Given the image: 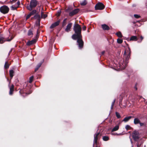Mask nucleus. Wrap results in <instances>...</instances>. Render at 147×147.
<instances>
[{
	"label": "nucleus",
	"mask_w": 147,
	"mask_h": 147,
	"mask_svg": "<svg viewBox=\"0 0 147 147\" xmlns=\"http://www.w3.org/2000/svg\"><path fill=\"white\" fill-rule=\"evenodd\" d=\"M73 30L75 32V34L71 36L73 39H76V37H81L82 36L81 34L82 28L80 25L78 23L75 24L73 27Z\"/></svg>",
	"instance_id": "f257e3e1"
},
{
	"label": "nucleus",
	"mask_w": 147,
	"mask_h": 147,
	"mask_svg": "<svg viewBox=\"0 0 147 147\" xmlns=\"http://www.w3.org/2000/svg\"><path fill=\"white\" fill-rule=\"evenodd\" d=\"M130 49L129 47H128L125 51L123 55V62L125 65H126L129 63L128 60L130 59Z\"/></svg>",
	"instance_id": "f03ea898"
},
{
	"label": "nucleus",
	"mask_w": 147,
	"mask_h": 147,
	"mask_svg": "<svg viewBox=\"0 0 147 147\" xmlns=\"http://www.w3.org/2000/svg\"><path fill=\"white\" fill-rule=\"evenodd\" d=\"M38 4L37 0H31L30 5L27 6V9L29 11H32L33 9Z\"/></svg>",
	"instance_id": "7ed1b4c3"
},
{
	"label": "nucleus",
	"mask_w": 147,
	"mask_h": 147,
	"mask_svg": "<svg viewBox=\"0 0 147 147\" xmlns=\"http://www.w3.org/2000/svg\"><path fill=\"white\" fill-rule=\"evenodd\" d=\"M82 37H76V39H73L74 40H77V44L78 46V48L80 49H82L84 47V42L82 39Z\"/></svg>",
	"instance_id": "20e7f679"
},
{
	"label": "nucleus",
	"mask_w": 147,
	"mask_h": 147,
	"mask_svg": "<svg viewBox=\"0 0 147 147\" xmlns=\"http://www.w3.org/2000/svg\"><path fill=\"white\" fill-rule=\"evenodd\" d=\"M13 38V36H11L10 38H5L2 34H1L0 35V44H2L6 41H10Z\"/></svg>",
	"instance_id": "39448f33"
},
{
	"label": "nucleus",
	"mask_w": 147,
	"mask_h": 147,
	"mask_svg": "<svg viewBox=\"0 0 147 147\" xmlns=\"http://www.w3.org/2000/svg\"><path fill=\"white\" fill-rule=\"evenodd\" d=\"M140 134L138 131H134L132 134V136L134 140L135 141H138L140 138Z\"/></svg>",
	"instance_id": "423d86ee"
},
{
	"label": "nucleus",
	"mask_w": 147,
	"mask_h": 147,
	"mask_svg": "<svg viewBox=\"0 0 147 147\" xmlns=\"http://www.w3.org/2000/svg\"><path fill=\"white\" fill-rule=\"evenodd\" d=\"M9 7L6 5L0 7V12L4 14L7 13L9 11Z\"/></svg>",
	"instance_id": "0eeeda50"
},
{
	"label": "nucleus",
	"mask_w": 147,
	"mask_h": 147,
	"mask_svg": "<svg viewBox=\"0 0 147 147\" xmlns=\"http://www.w3.org/2000/svg\"><path fill=\"white\" fill-rule=\"evenodd\" d=\"M105 8V6L102 3L99 2L95 5V9L96 10H102Z\"/></svg>",
	"instance_id": "6e6552de"
},
{
	"label": "nucleus",
	"mask_w": 147,
	"mask_h": 147,
	"mask_svg": "<svg viewBox=\"0 0 147 147\" xmlns=\"http://www.w3.org/2000/svg\"><path fill=\"white\" fill-rule=\"evenodd\" d=\"M101 136V134L100 132H97L94 135V144H97V141L99 140Z\"/></svg>",
	"instance_id": "1a4fd4ad"
},
{
	"label": "nucleus",
	"mask_w": 147,
	"mask_h": 147,
	"mask_svg": "<svg viewBox=\"0 0 147 147\" xmlns=\"http://www.w3.org/2000/svg\"><path fill=\"white\" fill-rule=\"evenodd\" d=\"M79 11L80 9H79L77 8L75 9L70 12L69 13V16L72 17L77 14Z\"/></svg>",
	"instance_id": "9d476101"
},
{
	"label": "nucleus",
	"mask_w": 147,
	"mask_h": 147,
	"mask_svg": "<svg viewBox=\"0 0 147 147\" xmlns=\"http://www.w3.org/2000/svg\"><path fill=\"white\" fill-rule=\"evenodd\" d=\"M38 39V37L37 36V35H36L35 38L32 39L31 41H29L27 42L26 43L27 45L28 46H30L35 43L37 41Z\"/></svg>",
	"instance_id": "9b49d317"
},
{
	"label": "nucleus",
	"mask_w": 147,
	"mask_h": 147,
	"mask_svg": "<svg viewBox=\"0 0 147 147\" xmlns=\"http://www.w3.org/2000/svg\"><path fill=\"white\" fill-rule=\"evenodd\" d=\"M60 21V20L59 19L57 22L52 24L50 27V28L52 29L54 28L55 27L58 26L59 25Z\"/></svg>",
	"instance_id": "f8f14e48"
},
{
	"label": "nucleus",
	"mask_w": 147,
	"mask_h": 147,
	"mask_svg": "<svg viewBox=\"0 0 147 147\" xmlns=\"http://www.w3.org/2000/svg\"><path fill=\"white\" fill-rule=\"evenodd\" d=\"M32 91L30 90L29 91V92H28V93L26 92L24 89H20V91H19V92H20V94L22 96H24V95H23V94H25V95L26 96L28 94H30L32 93Z\"/></svg>",
	"instance_id": "ddd939ff"
},
{
	"label": "nucleus",
	"mask_w": 147,
	"mask_h": 147,
	"mask_svg": "<svg viewBox=\"0 0 147 147\" xmlns=\"http://www.w3.org/2000/svg\"><path fill=\"white\" fill-rule=\"evenodd\" d=\"M72 24L71 23H69L67 25L66 28L65 29L66 32H69L71 31V28L72 26Z\"/></svg>",
	"instance_id": "4468645a"
},
{
	"label": "nucleus",
	"mask_w": 147,
	"mask_h": 147,
	"mask_svg": "<svg viewBox=\"0 0 147 147\" xmlns=\"http://www.w3.org/2000/svg\"><path fill=\"white\" fill-rule=\"evenodd\" d=\"M101 27L103 30H108L110 29L109 27L105 24L102 25Z\"/></svg>",
	"instance_id": "2eb2a0df"
},
{
	"label": "nucleus",
	"mask_w": 147,
	"mask_h": 147,
	"mask_svg": "<svg viewBox=\"0 0 147 147\" xmlns=\"http://www.w3.org/2000/svg\"><path fill=\"white\" fill-rule=\"evenodd\" d=\"M14 87V86L13 84H12L11 86L10 87L9 94L10 95H12L13 94Z\"/></svg>",
	"instance_id": "dca6fc26"
},
{
	"label": "nucleus",
	"mask_w": 147,
	"mask_h": 147,
	"mask_svg": "<svg viewBox=\"0 0 147 147\" xmlns=\"http://www.w3.org/2000/svg\"><path fill=\"white\" fill-rule=\"evenodd\" d=\"M139 39V38L136 36H132L130 38L129 40L130 41H137L138 39Z\"/></svg>",
	"instance_id": "f3484780"
},
{
	"label": "nucleus",
	"mask_w": 147,
	"mask_h": 147,
	"mask_svg": "<svg viewBox=\"0 0 147 147\" xmlns=\"http://www.w3.org/2000/svg\"><path fill=\"white\" fill-rule=\"evenodd\" d=\"M132 117L131 116H129L128 117H125L123 120V121H124L125 122H127L130 119H131Z\"/></svg>",
	"instance_id": "a211bd4d"
},
{
	"label": "nucleus",
	"mask_w": 147,
	"mask_h": 147,
	"mask_svg": "<svg viewBox=\"0 0 147 147\" xmlns=\"http://www.w3.org/2000/svg\"><path fill=\"white\" fill-rule=\"evenodd\" d=\"M140 121L139 119L136 118L134 119V123L135 125H136L140 123Z\"/></svg>",
	"instance_id": "6ab92c4d"
},
{
	"label": "nucleus",
	"mask_w": 147,
	"mask_h": 147,
	"mask_svg": "<svg viewBox=\"0 0 147 147\" xmlns=\"http://www.w3.org/2000/svg\"><path fill=\"white\" fill-rule=\"evenodd\" d=\"M27 35L29 36H31V37L33 35V31L32 29H30L29 30L28 32Z\"/></svg>",
	"instance_id": "aec40b11"
},
{
	"label": "nucleus",
	"mask_w": 147,
	"mask_h": 147,
	"mask_svg": "<svg viewBox=\"0 0 147 147\" xmlns=\"http://www.w3.org/2000/svg\"><path fill=\"white\" fill-rule=\"evenodd\" d=\"M14 71L13 70H11L9 71V74L11 79H12L14 76Z\"/></svg>",
	"instance_id": "412c9836"
},
{
	"label": "nucleus",
	"mask_w": 147,
	"mask_h": 147,
	"mask_svg": "<svg viewBox=\"0 0 147 147\" xmlns=\"http://www.w3.org/2000/svg\"><path fill=\"white\" fill-rule=\"evenodd\" d=\"M42 65L41 63H38L36 66V67L34 69V72H36L40 67Z\"/></svg>",
	"instance_id": "4be33fe9"
},
{
	"label": "nucleus",
	"mask_w": 147,
	"mask_h": 147,
	"mask_svg": "<svg viewBox=\"0 0 147 147\" xmlns=\"http://www.w3.org/2000/svg\"><path fill=\"white\" fill-rule=\"evenodd\" d=\"M119 125H117L115 126L112 130L111 132H114L117 130L119 129Z\"/></svg>",
	"instance_id": "5701e85b"
},
{
	"label": "nucleus",
	"mask_w": 147,
	"mask_h": 147,
	"mask_svg": "<svg viewBox=\"0 0 147 147\" xmlns=\"http://www.w3.org/2000/svg\"><path fill=\"white\" fill-rule=\"evenodd\" d=\"M9 65H10L7 61L6 62L4 65V68L5 69H8L9 67Z\"/></svg>",
	"instance_id": "b1692460"
},
{
	"label": "nucleus",
	"mask_w": 147,
	"mask_h": 147,
	"mask_svg": "<svg viewBox=\"0 0 147 147\" xmlns=\"http://www.w3.org/2000/svg\"><path fill=\"white\" fill-rule=\"evenodd\" d=\"M67 20V18L63 20V22H62V27H64L66 24Z\"/></svg>",
	"instance_id": "393cba45"
},
{
	"label": "nucleus",
	"mask_w": 147,
	"mask_h": 147,
	"mask_svg": "<svg viewBox=\"0 0 147 147\" xmlns=\"http://www.w3.org/2000/svg\"><path fill=\"white\" fill-rule=\"evenodd\" d=\"M37 11L36 10H32V11H31L29 14L30 15V16H31L32 15H34L36 13Z\"/></svg>",
	"instance_id": "a878e982"
},
{
	"label": "nucleus",
	"mask_w": 147,
	"mask_h": 147,
	"mask_svg": "<svg viewBox=\"0 0 147 147\" xmlns=\"http://www.w3.org/2000/svg\"><path fill=\"white\" fill-rule=\"evenodd\" d=\"M116 34L118 37L119 38H122L123 37L122 34L120 32H117Z\"/></svg>",
	"instance_id": "bb28decb"
},
{
	"label": "nucleus",
	"mask_w": 147,
	"mask_h": 147,
	"mask_svg": "<svg viewBox=\"0 0 147 147\" xmlns=\"http://www.w3.org/2000/svg\"><path fill=\"white\" fill-rule=\"evenodd\" d=\"M73 10V8L71 7H68L66 9V11L67 12H71Z\"/></svg>",
	"instance_id": "cd10ccee"
},
{
	"label": "nucleus",
	"mask_w": 147,
	"mask_h": 147,
	"mask_svg": "<svg viewBox=\"0 0 147 147\" xmlns=\"http://www.w3.org/2000/svg\"><path fill=\"white\" fill-rule=\"evenodd\" d=\"M87 4V2L86 0H84L83 2L80 3L81 5L85 6Z\"/></svg>",
	"instance_id": "c85d7f7f"
},
{
	"label": "nucleus",
	"mask_w": 147,
	"mask_h": 147,
	"mask_svg": "<svg viewBox=\"0 0 147 147\" xmlns=\"http://www.w3.org/2000/svg\"><path fill=\"white\" fill-rule=\"evenodd\" d=\"M107 40L109 42V45H110L112 42V43L113 42V40L111 38H107Z\"/></svg>",
	"instance_id": "c756f323"
},
{
	"label": "nucleus",
	"mask_w": 147,
	"mask_h": 147,
	"mask_svg": "<svg viewBox=\"0 0 147 147\" xmlns=\"http://www.w3.org/2000/svg\"><path fill=\"white\" fill-rule=\"evenodd\" d=\"M40 16L39 15H38V14H36L33 17L31 18V19H36L38 17Z\"/></svg>",
	"instance_id": "7c9ffc66"
},
{
	"label": "nucleus",
	"mask_w": 147,
	"mask_h": 147,
	"mask_svg": "<svg viewBox=\"0 0 147 147\" xmlns=\"http://www.w3.org/2000/svg\"><path fill=\"white\" fill-rule=\"evenodd\" d=\"M103 140L105 141H107L109 139V138L107 136H104L102 138Z\"/></svg>",
	"instance_id": "2f4dec72"
},
{
	"label": "nucleus",
	"mask_w": 147,
	"mask_h": 147,
	"mask_svg": "<svg viewBox=\"0 0 147 147\" xmlns=\"http://www.w3.org/2000/svg\"><path fill=\"white\" fill-rule=\"evenodd\" d=\"M117 42L119 44H121L122 43L123 41L122 39L118 38L117 40Z\"/></svg>",
	"instance_id": "473e14b6"
},
{
	"label": "nucleus",
	"mask_w": 147,
	"mask_h": 147,
	"mask_svg": "<svg viewBox=\"0 0 147 147\" xmlns=\"http://www.w3.org/2000/svg\"><path fill=\"white\" fill-rule=\"evenodd\" d=\"M34 78V76H31L29 78V82L30 83H31L33 80V79Z\"/></svg>",
	"instance_id": "72a5a7b5"
},
{
	"label": "nucleus",
	"mask_w": 147,
	"mask_h": 147,
	"mask_svg": "<svg viewBox=\"0 0 147 147\" xmlns=\"http://www.w3.org/2000/svg\"><path fill=\"white\" fill-rule=\"evenodd\" d=\"M115 114L116 117L118 118H121V116L120 115V114L117 112H115Z\"/></svg>",
	"instance_id": "f704fd0d"
},
{
	"label": "nucleus",
	"mask_w": 147,
	"mask_h": 147,
	"mask_svg": "<svg viewBox=\"0 0 147 147\" xmlns=\"http://www.w3.org/2000/svg\"><path fill=\"white\" fill-rule=\"evenodd\" d=\"M41 16L42 17L43 16V18H46L47 16V15L46 14H43L42 12L41 13Z\"/></svg>",
	"instance_id": "c9c22d12"
},
{
	"label": "nucleus",
	"mask_w": 147,
	"mask_h": 147,
	"mask_svg": "<svg viewBox=\"0 0 147 147\" xmlns=\"http://www.w3.org/2000/svg\"><path fill=\"white\" fill-rule=\"evenodd\" d=\"M130 128H131V127L128 125H127L125 127V128L127 130H128L129 129H130Z\"/></svg>",
	"instance_id": "e433bc0d"
},
{
	"label": "nucleus",
	"mask_w": 147,
	"mask_h": 147,
	"mask_svg": "<svg viewBox=\"0 0 147 147\" xmlns=\"http://www.w3.org/2000/svg\"><path fill=\"white\" fill-rule=\"evenodd\" d=\"M138 38H139V39L140 38V41H138V42H141L144 38L142 36H141L140 37H138Z\"/></svg>",
	"instance_id": "4c0bfd02"
},
{
	"label": "nucleus",
	"mask_w": 147,
	"mask_h": 147,
	"mask_svg": "<svg viewBox=\"0 0 147 147\" xmlns=\"http://www.w3.org/2000/svg\"><path fill=\"white\" fill-rule=\"evenodd\" d=\"M134 16L135 18H138L140 17V16L139 15L137 14H134Z\"/></svg>",
	"instance_id": "58836bf2"
},
{
	"label": "nucleus",
	"mask_w": 147,
	"mask_h": 147,
	"mask_svg": "<svg viewBox=\"0 0 147 147\" xmlns=\"http://www.w3.org/2000/svg\"><path fill=\"white\" fill-rule=\"evenodd\" d=\"M11 9L13 10H15V9H16L18 7H16L14 6H13V5H12L11 7Z\"/></svg>",
	"instance_id": "ea45409f"
},
{
	"label": "nucleus",
	"mask_w": 147,
	"mask_h": 147,
	"mask_svg": "<svg viewBox=\"0 0 147 147\" xmlns=\"http://www.w3.org/2000/svg\"><path fill=\"white\" fill-rule=\"evenodd\" d=\"M36 26H38L39 27L38 28H39L40 25V22H36Z\"/></svg>",
	"instance_id": "a19ab883"
},
{
	"label": "nucleus",
	"mask_w": 147,
	"mask_h": 147,
	"mask_svg": "<svg viewBox=\"0 0 147 147\" xmlns=\"http://www.w3.org/2000/svg\"><path fill=\"white\" fill-rule=\"evenodd\" d=\"M142 143H140L139 142H138L137 144V147H140L141 146Z\"/></svg>",
	"instance_id": "79ce46f5"
},
{
	"label": "nucleus",
	"mask_w": 147,
	"mask_h": 147,
	"mask_svg": "<svg viewBox=\"0 0 147 147\" xmlns=\"http://www.w3.org/2000/svg\"><path fill=\"white\" fill-rule=\"evenodd\" d=\"M30 16H31L29 14L26 17V20H27V19H28L30 17Z\"/></svg>",
	"instance_id": "37998d69"
},
{
	"label": "nucleus",
	"mask_w": 147,
	"mask_h": 147,
	"mask_svg": "<svg viewBox=\"0 0 147 147\" xmlns=\"http://www.w3.org/2000/svg\"><path fill=\"white\" fill-rule=\"evenodd\" d=\"M16 4L18 5V6L20 5V2L18 1L17 3H16Z\"/></svg>",
	"instance_id": "c03bdc74"
},
{
	"label": "nucleus",
	"mask_w": 147,
	"mask_h": 147,
	"mask_svg": "<svg viewBox=\"0 0 147 147\" xmlns=\"http://www.w3.org/2000/svg\"><path fill=\"white\" fill-rule=\"evenodd\" d=\"M37 21L36 22H40V16L38 17L37 19Z\"/></svg>",
	"instance_id": "a18cd8bd"
},
{
	"label": "nucleus",
	"mask_w": 147,
	"mask_h": 147,
	"mask_svg": "<svg viewBox=\"0 0 147 147\" xmlns=\"http://www.w3.org/2000/svg\"><path fill=\"white\" fill-rule=\"evenodd\" d=\"M140 124V126H142L144 125V123H141L140 121V123H139Z\"/></svg>",
	"instance_id": "49530a36"
},
{
	"label": "nucleus",
	"mask_w": 147,
	"mask_h": 147,
	"mask_svg": "<svg viewBox=\"0 0 147 147\" xmlns=\"http://www.w3.org/2000/svg\"><path fill=\"white\" fill-rule=\"evenodd\" d=\"M86 28V26H84L82 27V29L83 30H85Z\"/></svg>",
	"instance_id": "de8ad7c7"
},
{
	"label": "nucleus",
	"mask_w": 147,
	"mask_h": 147,
	"mask_svg": "<svg viewBox=\"0 0 147 147\" xmlns=\"http://www.w3.org/2000/svg\"><path fill=\"white\" fill-rule=\"evenodd\" d=\"M115 101H116V99H115L114 100L113 102L112 103V104H111L112 105L114 106V104H115Z\"/></svg>",
	"instance_id": "09e8293b"
},
{
	"label": "nucleus",
	"mask_w": 147,
	"mask_h": 147,
	"mask_svg": "<svg viewBox=\"0 0 147 147\" xmlns=\"http://www.w3.org/2000/svg\"><path fill=\"white\" fill-rule=\"evenodd\" d=\"M7 80L9 82V84H8V86H10V83H11V81L9 80L8 78L7 79Z\"/></svg>",
	"instance_id": "8fccbe9b"
},
{
	"label": "nucleus",
	"mask_w": 147,
	"mask_h": 147,
	"mask_svg": "<svg viewBox=\"0 0 147 147\" xmlns=\"http://www.w3.org/2000/svg\"><path fill=\"white\" fill-rule=\"evenodd\" d=\"M38 29L39 28H38V29L37 30V34L36 35H37V36L38 37V34L39 33V32H39L38 31Z\"/></svg>",
	"instance_id": "3c124183"
},
{
	"label": "nucleus",
	"mask_w": 147,
	"mask_h": 147,
	"mask_svg": "<svg viewBox=\"0 0 147 147\" xmlns=\"http://www.w3.org/2000/svg\"><path fill=\"white\" fill-rule=\"evenodd\" d=\"M61 14V12H58L57 13V16H59Z\"/></svg>",
	"instance_id": "603ef678"
},
{
	"label": "nucleus",
	"mask_w": 147,
	"mask_h": 147,
	"mask_svg": "<svg viewBox=\"0 0 147 147\" xmlns=\"http://www.w3.org/2000/svg\"><path fill=\"white\" fill-rule=\"evenodd\" d=\"M137 84L136 83V84L135 87H134V88L136 90H137Z\"/></svg>",
	"instance_id": "864d4df0"
},
{
	"label": "nucleus",
	"mask_w": 147,
	"mask_h": 147,
	"mask_svg": "<svg viewBox=\"0 0 147 147\" xmlns=\"http://www.w3.org/2000/svg\"><path fill=\"white\" fill-rule=\"evenodd\" d=\"M112 134L113 135H119L118 134H117V133H112Z\"/></svg>",
	"instance_id": "5fc2aeb1"
},
{
	"label": "nucleus",
	"mask_w": 147,
	"mask_h": 147,
	"mask_svg": "<svg viewBox=\"0 0 147 147\" xmlns=\"http://www.w3.org/2000/svg\"><path fill=\"white\" fill-rule=\"evenodd\" d=\"M113 106H112V105H111V109H112L113 108Z\"/></svg>",
	"instance_id": "6e6d98bb"
},
{
	"label": "nucleus",
	"mask_w": 147,
	"mask_h": 147,
	"mask_svg": "<svg viewBox=\"0 0 147 147\" xmlns=\"http://www.w3.org/2000/svg\"><path fill=\"white\" fill-rule=\"evenodd\" d=\"M105 53V51H102V55H103Z\"/></svg>",
	"instance_id": "4d7b16f0"
},
{
	"label": "nucleus",
	"mask_w": 147,
	"mask_h": 147,
	"mask_svg": "<svg viewBox=\"0 0 147 147\" xmlns=\"http://www.w3.org/2000/svg\"><path fill=\"white\" fill-rule=\"evenodd\" d=\"M17 0H12V1L14 2H15Z\"/></svg>",
	"instance_id": "13d9d810"
},
{
	"label": "nucleus",
	"mask_w": 147,
	"mask_h": 147,
	"mask_svg": "<svg viewBox=\"0 0 147 147\" xmlns=\"http://www.w3.org/2000/svg\"><path fill=\"white\" fill-rule=\"evenodd\" d=\"M52 37L51 39V40H52Z\"/></svg>",
	"instance_id": "bf43d9fd"
},
{
	"label": "nucleus",
	"mask_w": 147,
	"mask_h": 147,
	"mask_svg": "<svg viewBox=\"0 0 147 147\" xmlns=\"http://www.w3.org/2000/svg\"><path fill=\"white\" fill-rule=\"evenodd\" d=\"M88 32H89V30H88Z\"/></svg>",
	"instance_id": "052dcab7"
}]
</instances>
